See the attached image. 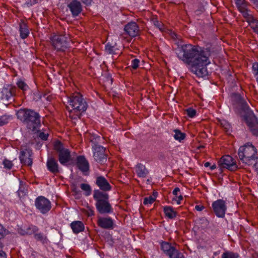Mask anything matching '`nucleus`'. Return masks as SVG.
<instances>
[{
  "instance_id": "1",
  "label": "nucleus",
  "mask_w": 258,
  "mask_h": 258,
  "mask_svg": "<svg viewBox=\"0 0 258 258\" xmlns=\"http://www.w3.org/2000/svg\"><path fill=\"white\" fill-rule=\"evenodd\" d=\"M210 52L208 48H204L191 44L178 45L175 49V53L178 59L189 66L193 63L197 64L203 56Z\"/></svg>"
},
{
  "instance_id": "21",
  "label": "nucleus",
  "mask_w": 258,
  "mask_h": 258,
  "mask_svg": "<svg viewBox=\"0 0 258 258\" xmlns=\"http://www.w3.org/2000/svg\"><path fill=\"white\" fill-rule=\"evenodd\" d=\"M46 165L48 170L51 172L55 174L59 172L58 164L57 161L54 158H48Z\"/></svg>"
},
{
  "instance_id": "11",
  "label": "nucleus",
  "mask_w": 258,
  "mask_h": 258,
  "mask_svg": "<svg viewBox=\"0 0 258 258\" xmlns=\"http://www.w3.org/2000/svg\"><path fill=\"white\" fill-rule=\"evenodd\" d=\"M218 166L220 169L226 168L230 171H234L237 168V166L234 159L230 155L222 156L218 161Z\"/></svg>"
},
{
  "instance_id": "13",
  "label": "nucleus",
  "mask_w": 258,
  "mask_h": 258,
  "mask_svg": "<svg viewBox=\"0 0 258 258\" xmlns=\"http://www.w3.org/2000/svg\"><path fill=\"white\" fill-rule=\"evenodd\" d=\"M16 87L11 85L5 86L1 92V99L7 101L14 100V97L16 95Z\"/></svg>"
},
{
  "instance_id": "22",
  "label": "nucleus",
  "mask_w": 258,
  "mask_h": 258,
  "mask_svg": "<svg viewBox=\"0 0 258 258\" xmlns=\"http://www.w3.org/2000/svg\"><path fill=\"white\" fill-rule=\"evenodd\" d=\"M136 172L140 177L145 178L148 174V171L145 165L141 163H138L135 167Z\"/></svg>"
},
{
  "instance_id": "7",
  "label": "nucleus",
  "mask_w": 258,
  "mask_h": 258,
  "mask_svg": "<svg viewBox=\"0 0 258 258\" xmlns=\"http://www.w3.org/2000/svg\"><path fill=\"white\" fill-rule=\"evenodd\" d=\"M211 52L203 56L199 59L197 64H192L190 66L191 71L199 77H203L208 74L206 66L210 63L209 57Z\"/></svg>"
},
{
  "instance_id": "28",
  "label": "nucleus",
  "mask_w": 258,
  "mask_h": 258,
  "mask_svg": "<svg viewBox=\"0 0 258 258\" xmlns=\"http://www.w3.org/2000/svg\"><path fill=\"white\" fill-rule=\"evenodd\" d=\"M35 239L40 241L42 244H47L48 240L47 236L42 233H36L34 235Z\"/></svg>"
},
{
  "instance_id": "59",
  "label": "nucleus",
  "mask_w": 258,
  "mask_h": 258,
  "mask_svg": "<svg viewBox=\"0 0 258 258\" xmlns=\"http://www.w3.org/2000/svg\"><path fill=\"white\" fill-rule=\"evenodd\" d=\"M252 3L255 5H258V0H250Z\"/></svg>"
},
{
  "instance_id": "61",
  "label": "nucleus",
  "mask_w": 258,
  "mask_h": 258,
  "mask_svg": "<svg viewBox=\"0 0 258 258\" xmlns=\"http://www.w3.org/2000/svg\"><path fill=\"white\" fill-rule=\"evenodd\" d=\"M20 233L21 234V233H25V229L21 230Z\"/></svg>"
},
{
  "instance_id": "33",
  "label": "nucleus",
  "mask_w": 258,
  "mask_h": 258,
  "mask_svg": "<svg viewBox=\"0 0 258 258\" xmlns=\"http://www.w3.org/2000/svg\"><path fill=\"white\" fill-rule=\"evenodd\" d=\"M248 22V23L253 31L258 34V20L255 18H254Z\"/></svg>"
},
{
  "instance_id": "17",
  "label": "nucleus",
  "mask_w": 258,
  "mask_h": 258,
  "mask_svg": "<svg viewBox=\"0 0 258 258\" xmlns=\"http://www.w3.org/2000/svg\"><path fill=\"white\" fill-rule=\"evenodd\" d=\"M95 183L100 189L103 191H109L111 188L109 182L102 176H99L96 177Z\"/></svg>"
},
{
  "instance_id": "39",
  "label": "nucleus",
  "mask_w": 258,
  "mask_h": 258,
  "mask_svg": "<svg viewBox=\"0 0 258 258\" xmlns=\"http://www.w3.org/2000/svg\"><path fill=\"white\" fill-rule=\"evenodd\" d=\"M10 234H11V232L0 224V239Z\"/></svg>"
},
{
  "instance_id": "2",
  "label": "nucleus",
  "mask_w": 258,
  "mask_h": 258,
  "mask_svg": "<svg viewBox=\"0 0 258 258\" xmlns=\"http://www.w3.org/2000/svg\"><path fill=\"white\" fill-rule=\"evenodd\" d=\"M17 118L30 130L36 132L41 126V116L34 110L20 109L17 112Z\"/></svg>"
},
{
  "instance_id": "36",
  "label": "nucleus",
  "mask_w": 258,
  "mask_h": 258,
  "mask_svg": "<svg viewBox=\"0 0 258 258\" xmlns=\"http://www.w3.org/2000/svg\"><path fill=\"white\" fill-rule=\"evenodd\" d=\"M105 51L110 54H116V50H118L117 49L115 48L114 46H112L110 44L108 43L106 46L105 48Z\"/></svg>"
},
{
  "instance_id": "25",
  "label": "nucleus",
  "mask_w": 258,
  "mask_h": 258,
  "mask_svg": "<svg viewBox=\"0 0 258 258\" xmlns=\"http://www.w3.org/2000/svg\"><path fill=\"white\" fill-rule=\"evenodd\" d=\"M20 36L22 39L26 38L29 34V30L27 24L24 22L20 24Z\"/></svg>"
},
{
  "instance_id": "16",
  "label": "nucleus",
  "mask_w": 258,
  "mask_h": 258,
  "mask_svg": "<svg viewBox=\"0 0 258 258\" xmlns=\"http://www.w3.org/2000/svg\"><path fill=\"white\" fill-rule=\"evenodd\" d=\"M32 154V150L29 149L21 151L19 157L21 162L24 165L31 166L33 163L32 159L31 158Z\"/></svg>"
},
{
  "instance_id": "31",
  "label": "nucleus",
  "mask_w": 258,
  "mask_h": 258,
  "mask_svg": "<svg viewBox=\"0 0 258 258\" xmlns=\"http://www.w3.org/2000/svg\"><path fill=\"white\" fill-rule=\"evenodd\" d=\"M180 191V189L178 187H176L173 190V194L175 196V198L173 199L176 202L177 205L180 204V202L183 199V197L181 195H178V193Z\"/></svg>"
},
{
  "instance_id": "23",
  "label": "nucleus",
  "mask_w": 258,
  "mask_h": 258,
  "mask_svg": "<svg viewBox=\"0 0 258 258\" xmlns=\"http://www.w3.org/2000/svg\"><path fill=\"white\" fill-rule=\"evenodd\" d=\"M71 227L74 233L77 234L84 230L83 223L80 221H75L71 223Z\"/></svg>"
},
{
  "instance_id": "55",
  "label": "nucleus",
  "mask_w": 258,
  "mask_h": 258,
  "mask_svg": "<svg viewBox=\"0 0 258 258\" xmlns=\"http://www.w3.org/2000/svg\"><path fill=\"white\" fill-rule=\"evenodd\" d=\"M0 258H7L6 253L1 249H0Z\"/></svg>"
},
{
  "instance_id": "9",
  "label": "nucleus",
  "mask_w": 258,
  "mask_h": 258,
  "mask_svg": "<svg viewBox=\"0 0 258 258\" xmlns=\"http://www.w3.org/2000/svg\"><path fill=\"white\" fill-rule=\"evenodd\" d=\"M54 149L58 155V161L61 165H66L71 160V155L70 150L64 148L60 141L55 142Z\"/></svg>"
},
{
  "instance_id": "15",
  "label": "nucleus",
  "mask_w": 258,
  "mask_h": 258,
  "mask_svg": "<svg viewBox=\"0 0 258 258\" xmlns=\"http://www.w3.org/2000/svg\"><path fill=\"white\" fill-rule=\"evenodd\" d=\"M67 7L74 17L78 16L82 11V4L78 0L71 1L68 4Z\"/></svg>"
},
{
  "instance_id": "34",
  "label": "nucleus",
  "mask_w": 258,
  "mask_h": 258,
  "mask_svg": "<svg viewBox=\"0 0 258 258\" xmlns=\"http://www.w3.org/2000/svg\"><path fill=\"white\" fill-rule=\"evenodd\" d=\"M220 124L227 133H229L231 131V126L227 121L222 120L220 121Z\"/></svg>"
},
{
  "instance_id": "4",
  "label": "nucleus",
  "mask_w": 258,
  "mask_h": 258,
  "mask_svg": "<svg viewBox=\"0 0 258 258\" xmlns=\"http://www.w3.org/2000/svg\"><path fill=\"white\" fill-rule=\"evenodd\" d=\"M238 155L240 161L245 165L250 166L257 162V149L250 142L239 147Z\"/></svg>"
},
{
  "instance_id": "3",
  "label": "nucleus",
  "mask_w": 258,
  "mask_h": 258,
  "mask_svg": "<svg viewBox=\"0 0 258 258\" xmlns=\"http://www.w3.org/2000/svg\"><path fill=\"white\" fill-rule=\"evenodd\" d=\"M234 105L239 107L241 110L248 113L246 117L247 125L254 136H258V120L253 112L250 110L246 102L239 94H234L233 96Z\"/></svg>"
},
{
  "instance_id": "52",
  "label": "nucleus",
  "mask_w": 258,
  "mask_h": 258,
  "mask_svg": "<svg viewBox=\"0 0 258 258\" xmlns=\"http://www.w3.org/2000/svg\"><path fill=\"white\" fill-rule=\"evenodd\" d=\"M17 192L19 196L20 197L25 196L26 194V190L25 189V188L22 189L20 188L19 189Z\"/></svg>"
},
{
  "instance_id": "45",
  "label": "nucleus",
  "mask_w": 258,
  "mask_h": 258,
  "mask_svg": "<svg viewBox=\"0 0 258 258\" xmlns=\"http://www.w3.org/2000/svg\"><path fill=\"white\" fill-rule=\"evenodd\" d=\"M3 165L4 167L8 169H11L13 166V164L12 161L7 159H5L4 160Z\"/></svg>"
},
{
  "instance_id": "5",
  "label": "nucleus",
  "mask_w": 258,
  "mask_h": 258,
  "mask_svg": "<svg viewBox=\"0 0 258 258\" xmlns=\"http://www.w3.org/2000/svg\"><path fill=\"white\" fill-rule=\"evenodd\" d=\"M68 103L72 109L69 111V116L72 119L80 118L81 113L87 108V104L79 93L71 95L68 99Z\"/></svg>"
},
{
  "instance_id": "35",
  "label": "nucleus",
  "mask_w": 258,
  "mask_h": 258,
  "mask_svg": "<svg viewBox=\"0 0 258 258\" xmlns=\"http://www.w3.org/2000/svg\"><path fill=\"white\" fill-rule=\"evenodd\" d=\"M81 188L85 192L86 196H89L91 194V188L89 184L87 183H82L80 185Z\"/></svg>"
},
{
  "instance_id": "46",
  "label": "nucleus",
  "mask_w": 258,
  "mask_h": 258,
  "mask_svg": "<svg viewBox=\"0 0 258 258\" xmlns=\"http://www.w3.org/2000/svg\"><path fill=\"white\" fill-rule=\"evenodd\" d=\"M198 221L199 224H201L202 225L201 226L202 228L206 227L209 224L208 220L204 217L200 218Z\"/></svg>"
},
{
  "instance_id": "32",
  "label": "nucleus",
  "mask_w": 258,
  "mask_h": 258,
  "mask_svg": "<svg viewBox=\"0 0 258 258\" xmlns=\"http://www.w3.org/2000/svg\"><path fill=\"white\" fill-rule=\"evenodd\" d=\"M175 134L174 135V139L179 142H181L185 137V134L182 133L180 130L176 129L174 131Z\"/></svg>"
},
{
  "instance_id": "43",
  "label": "nucleus",
  "mask_w": 258,
  "mask_h": 258,
  "mask_svg": "<svg viewBox=\"0 0 258 258\" xmlns=\"http://www.w3.org/2000/svg\"><path fill=\"white\" fill-rule=\"evenodd\" d=\"M185 111L187 115L191 118L194 117L197 113L196 110L192 108H188Z\"/></svg>"
},
{
  "instance_id": "48",
  "label": "nucleus",
  "mask_w": 258,
  "mask_h": 258,
  "mask_svg": "<svg viewBox=\"0 0 258 258\" xmlns=\"http://www.w3.org/2000/svg\"><path fill=\"white\" fill-rule=\"evenodd\" d=\"M105 240L106 242L108 243V244H109L110 246H112L113 245V243L114 242L112 236L110 234H108L106 236Z\"/></svg>"
},
{
  "instance_id": "20",
  "label": "nucleus",
  "mask_w": 258,
  "mask_h": 258,
  "mask_svg": "<svg viewBox=\"0 0 258 258\" xmlns=\"http://www.w3.org/2000/svg\"><path fill=\"white\" fill-rule=\"evenodd\" d=\"M98 225L99 227L104 229H112L113 222L110 217L99 218L97 221Z\"/></svg>"
},
{
  "instance_id": "19",
  "label": "nucleus",
  "mask_w": 258,
  "mask_h": 258,
  "mask_svg": "<svg viewBox=\"0 0 258 258\" xmlns=\"http://www.w3.org/2000/svg\"><path fill=\"white\" fill-rule=\"evenodd\" d=\"M77 165L78 168L84 173L88 172L89 169V164L86 159L83 156H79L77 158Z\"/></svg>"
},
{
  "instance_id": "54",
  "label": "nucleus",
  "mask_w": 258,
  "mask_h": 258,
  "mask_svg": "<svg viewBox=\"0 0 258 258\" xmlns=\"http://www.w3.org/2000/svg\"><path fill=\"white\" fill-rule=\"evenodd\" d=\"M204 209V207L202 205H196L195 206V209L198 211H201Z\"/></svg>"
},
{
  "instance_id": "57",
  "label": "nucleus",
  "mask_w": 258,
  "mask_h": 258,
  "mask_svg": "<svg viewBox=\"0 0 258 258\" xmlns=\"http://www.w3.org/2000/svg\"><path fill=\"white\" fill-rule=\"evenodd\" d=\"M251 166H252L253 168H254L255 171L257 172L258 174V165H257V162L253 165H251Z\"/></svg>"
},
{
  "instance_id": "12",
  "label": "nucleus",
  "mask_w": 258,
  "mask_h": 258,
  "mask_svg": "<svg viewBox=\"0 0 258 258\" xmlns=\"http://www.w3.org/2000/svg\"><path fill=\"white\" fill-rule=\"evenodd\" d=\"M35 205L36 209L43 214L48 212L51 208L50 202L43 196H39L36 199Z\"/></svg>"
},
{
  "instance_id": "60",
  "label": "nucleus",
  "mask_w": 258,
  "mask_h": 258,
  "mask_svg": "<svg viewBox=\"0 0 258 258\" xmlns=\"http://www.w3.org/2000/svg\"><path fill=\"white\" fill-rule=\"evenodd\" d=\"M210 165V163L209 162H206V163H205V164H204V166H205V167H208V166H209Z\"/></svg>"
},
{
  "instance_id": "51",
  "label": "nucleus",
  "mask_w": 258,
  "mask_h": 258,
  "mask_svg": "<svg viewBox=\"0 0 258 258\" xmlns=\"http://www.w3.org/2000/svg\"><path fill=\"white\" fill-rule=\"evenodd\" d=\"M48 134L44 132H40L39 134V137L42 140H46L47 139Z\"/></svg>"
},
{
  "instance_id": "24",
  "label": "nucleus",
  "mask_w": 258,
  "mask_h": 258,
  "mask_svg": "<svg viewBox=\"0 0 258 258\" xmlns=\"http://www.w3.org/2000/svg\"><path fill=\"white\" fill-rule=\"evenodd\" d=\"M161 249L168 256H170L175 251V248L167 242H162L161 244Z\"/></svg>"
},
{
  "instance_id": "30",
  "label": "nucleus",
  "mask_w": 258,
  "mask_h": 258,
  "mask_svg": "<svg viewBox=\"0 0 258 258\" xmlns=\"http://www.w3.org/2000/svg\"><path fill=\"white\" fill-rule=\"evenodd\" d=\"M235 4L239 11L243 10L247 8L248 3L245 0H235Z\"/></svg>"
},
{
  "instance_id": "14",
  "label": "nucleus",
  "mask_w": 258,
  "mask_h": 258,
  "mask_svg": "<svg viewBox=\"0 0 258 258\" xmlns=\"http://www.w3.org/2000/svg\"><path fill=\"white\" fill-rule=\"evenodd\" d=\"M213 211L215 215L220 218H223L225 216L227 206L225 202L221 199L218 200L212 203Z\"/></svg>"
},
{
  "instance_id": "37",
  "label": "nucleus",
  "mask_w": 258,
  "mask_h": 258,
  "mask_svg": "<svg viewBox=\"0 0 258 258\" xmlns=\"http://www.w3.org/2000/svg\"><path fill=\"white\" fill-rule=\"evenodd\" d=\"M238 256L239 255L238 253L228 251L224 252L222 254L221 258H238Z\"/></svg>"
},
{
  "instance_id": "29",
  "label": "nucleus",
  "mask_w": 258,
  "mask_h": 258,
  "mask_svg": "<svg viewBox=\"0 0 258 258\" xmlns=\"http://www.w3.org/2000/svg\"><path fill=\"white\" fill-rule=\"evenodd\" d=\"M240 12L242 14L243 16L245 19L246 21L248 23L254 18L250 12L248 10L247 8L241 10Z\"/></svg>"
},
{
  "instance_id": "8",
  "label": "nucleus",
  "mask_w": 258,
  "mask_h": 258,
  "mask_svg": "<svg viewBox=\"0 0 258 258\" xmlns=\"http://www.w3.org/2000/svg\"><path fill=\"white\" fill-rule=\"evenodd\" d=\"M101 138L99 136L93 135L90 139V141L92 143V148L94 150L93 157L94 159L99 163H103L106 160V155L105 154V149L98 145Z\"/></svg>"
},
{
  "instance_id": "58",
  "label": "nucleus",
  "mask_w": 258,
  "mask_h": 258,
  "mask_svg": "<svg viewBox=\"0 0 258 258\" xmlns=\"http://www.w3.org/2000/svg\"><path fill=\"white\" fill-rule=\"evenodd\" d=\"M216 168V165L215 164H213V165H212L210 167V169H211V170H214Z\"/></svg>"
},
{
  "instance_id": "18",
  "label": "nucleus",
  "mask_w": 258,
  "mask_h": 258,
  "mask_svg": "<svg viewBox=\"0 0 258 258\" xmlns=\"http://www.w3.org/2000/svg\"><path fill=\"white\" fill-rule=\"evenodd\" d=\"M126 33L131 37H136L139 34V29L135 22H131L126 24L124 28Z\"/></svg>"
},
{
  "instance_id": "44",
  "label": "nucleus",
  "mask_w": 258,
  "mask_h": 258,
  "mask_svg": "<svg viewBox=\"0 0 258 258\" xmlns=\"http://www.w3.org/2000/svg\"><path fill=\"white\" fill-rule=\"evenodd\" d=\"M252 72L256 78V81L258 80V63L255 62L252 65Z\"/></svg>"
},
{
  "instance_id": "40",
  "label": "nucleus",
  "mask_w": 258,
  "mask_h": 258,
  "mask_svg": "<svg viewBox=\"0 0 258 258\" xmlns=\"http://www.w3.org/2000/svg\"><path fill=\"white\" fill-rule=\"evenodd\" d=\"M10 119V116L3 115L0 116V126H3L8 123Z\"/></svg>"
},
{
  "instance_id": "38",
  "label": "nucleus",
  "mask_w": 258,
  "mask_h": 258,
  "mask_svg": "<svg viewBox=\"0 0 258 258\" xmlns=\"http://www.w3.org/2000/svg\"><path fill=\"white\" fill-rule=\"evenodd\" d=\"M17 85L20 89L22 90L24 92L29 89L28 86L22 80H19L17 82Z\"/></svg>"
},
{
  "instance_id": "26",
  "label": "nucleus",
  "mask_w": 258,
  "mask_h": 258,
  "mask_svg": "<svg viewBox=\"0 0 258 258\" xmlns=\"http://www.w3.org/2000/svg\"><path fill=\"white\" fill-rule=\"evenodd\" d=\"M39 230V228L35 225H30L25 229V233H21V235H32L35 234Z\"/></svg>"
},
{
  "instance_id": "47",
  "label": "nucleus",
  "mask_w": 258,
  "mask_h": 258,
  "mask_svg": "<svg viewBox=\"0 0 258 258\" xmlns=\"http://www.w3.org/2000/svg\"><path fill=\"white\" fill-rule=\"evenodd\" d=\"M139 63L140 60L137 58H135L132 61L131 67L133 69L136 70L139 67Z\"/></svg>"
},
{
  "instance_id": "49",
  "label": "nucleus",
  "mask_w": 258,
  "mask_h": 258,
  "mask_svg": "<svg viewBox=\"0 0 258 258\" xmlns=\"http://www.w3.org/2000/svg\"><path fill=\"white\" fill-rule=\"evenodd\" d=\"M153 23L154 25L158 28H159L160 30H162L163 24L161 22L158 21L157 20H154L153 21Z\"/></svg>"
},
{
  "instance_id": "27",
  "label": "nucleus",
  "mask_w": 258,
  "mask_h": 258,
  "mask_svg": "<svg viewBox=\"0 0 258 258\" xmlns=\"http://www.w3.org/2000/svg\"><path fill=\"white\" fill-rule=\"evenodd\" d=\"M164 212L166 216L170 219H173L176 216V213L173 209L170 206H166L164 208Z\"/></svg>"
},
{
  "instance_id": "6",
  "label": "nucleus",
  "mask_w": 258,
  "mask_h": 258,
  "mask_svg": "<svg viewBox=\"0 0 258 258\" xmlns=\"http://www.w3.org/2000/svg\"><path fill=\"white\" fill-rule=\"evenodd\" d=\"M93 198L96 201V209L100 214H109L113 212V210L109 203V196L107 194L99 190H95Z\"/></svg>"
},
{
  "instance_id": "53",
  "label": "nucleus",
  "mask_w": 258,
  "mask_h": 258,
  "mask_svg": "<svg viewBox=\"0 0 258 258\" xmlns=\"http://www.w3.org/2000/svg\"><path fill=\"white\" fill-rule=\"evenodd\" d=\"M86 214H87V215L88 216H93L94 215V211L90 209V208H89L87 210V212H86Z\"/></svg>"
},
{
  "instance_id": "10",
  "label": "nucleus",
  "mask_w": 258,
  "mask_h": 258,
  "mask_svg": "<svg viewBox=\"0 0 258 258\" xmlns=\"http://www.w3.org/2000/svg\"><path fill=\"white\" fill-rule=\"evenodd\" d=\"M70 39L66 34L55 35L51 38L52 45L58 51H64L68 47Z\"/></svg>"
},
{
  "instance_id": "50",
  "label": "nucleus",
  "mask_w": 258,
  "mask_h": 258,
  "mask_svg": "<svg viewBox=\"0 0 258 258\" xmlns=\"http://www.w3.org/2000/svg\"><path fill=\"white\" fill-rule=\"evenodd\" d=\"M37 3V0H27L25 5L27 7H31Z\"/></svg>"
},
{
  "instance_id": "56",
  "label": "nucleus",
  "mask_w": 258,
  "mask_h": 258,
  "mask_svg": "<svg viewBox=\"0 0 258 258\" xmlns=\"http://www.w3.org/2000/svg\"><path fill=\"white\" fill-rule=\"evenodd\" d=\"M82 2L86 5H90L92 2V0H82Z\"/></svg>"
},
{
  "instance_id": "41",
  "label": "nucleus",
  "mask_w": 258,
  "mask_h": 258,
  "mask_svg": "<svg viewBox=\"0 0 258 258\" xmlns=\"http://www.w3.org/2000/svg\"><path fill=\"white\" fill-rule=\"evenodd\" d=\"M169 257V258H184L183 253L179 252L176 249Z\"/></svg>"
},
{
  "instance_id": "62",
  "label": "nucleus",
  "mask_w": 258,
  "mask_h": 258,
  "mask_svg": "<svg viewBox=\"0 0 258 258\" xmlns=\"http://www.w3.org/2000/svg\"><path fill=\"white\" fill-rule=\"evenodd\" d=\"M67 107L68 108V109H70V106H68Z\"/></svg>"
},
{
  "instance_id": "42",
  "label": "nucleus",
  "mask_w": 258,
  "mask_h": 258,
  "mask_svg": "<svg viewBox=\"0 0 258 258\" xmlns=\"http://www.w3.org/2000/svg\"><path fill=\"white\" fill-rule=\"evenodd\" d=\"M155 201V198L152 196L146 197L144 199V204L148 205L152 204Z\"/></svg>"
}]
</instances>
